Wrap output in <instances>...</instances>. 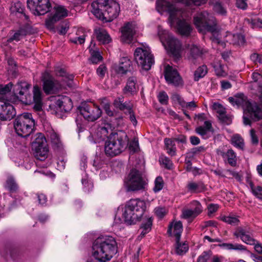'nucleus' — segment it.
Wrapping results in <instances>:
<instances>
[{"label": "nucleus", "instance_id": "nucleus-18", "mask_svg": "<svg viewBox=\"0 0 262 262\" xmlns=\"http://www.w3.org/2000/svg\"><path fill=\"white\" fill-rule=\"evenodd\" d=\"M164 77L168 84L175 86L182 85V79L177 69L169 65H166L164 69Z\"/></svg>", "mask_w": 262, "mask_h": 262}, {"label": "nucleus", "instance_id": "nucleus-52", "mask_svg": "<svg viewBox=\"0 0 262 262\" xmlns=\"http://www.w3.org/2000/svg\"><path fill=\"white\" fill-rule=\"evenodd\" d=\"M10 9L12 13H23L24 8L21 3L17 2L12 5Z\"/></svg>", "mask_w": 262, "mask_h": 262}, {"label": "nucleus", "instance_id": "nucleus-14", "mask_svg": "<svg viewBox=\"0 0 262 262\" xmlns=\"http://www.w3.org/2000/svg\"><path fill=\"white\" fill-rule=\"evenodd\" d=\"M41 80L43 82V90L47 94H54L62 87H64V83H60L55 80L48 72L42 74Z\"/></svg>", "mask_w": 262, "mask_h": 262}, {"label": "nucleus", "instance_id": "nucleus-5", "mask_svg": "<svg viewBox=\"0 0 262 262\" xmlns=\"http://www.w3.org/2000/svg\"><path fill=\"white\" fill-rule=\"evenodd\" d=\"M228 100L233 105H236L238 106L243 107L244 109L243 120L245 125L250 124V119L256 121L262 119L261 110L256 103L249 102L247 97L244 94H241L233 97H230Z\"/></svg>", "mask_w": 262, "mask_h": 262}, {"label": "nucleus", "instance_id": "nucleus-33", "mask_svg": "<svg viewBox=\"0 0 262 262\" xmlns=\"http://www.w3.org/2000/svg\"><path fill=\"white\" fill-rule=\"evenodd\" d=\"M131 61L127 57L120 59L119 65L116 67V71L119 74H125L129 70L131 66Z\"/></svg>", "mask_w": 262, "mask_h": 262}, {"label": "nucleus", "instance_id": "nucleus-6", "mask_svg": "<svg viewBox=\"0 0 262 262\" xmlns=\"http://www.w3.org/2000/svg\"><path fill=\"white\" fill-rule=\"evenodd\" d=\"M146 203L140 199H130L126 202L122 213L124 222L128 225H134L143 217Z\"/></svg>", "mask_w": 262, "mask_h": 262}, {"label": "nucleus", "instance_id": "nucleus-58", "mask_svg": "<svg viewBox=\"0 0 262 262\" xmlns=\"http://www.w3.org/2000/svg\"><path fill=\"white\" fill-rule=\"evenodd\" d=\"M12 83H9L4 86L0 85V95H5L10 92L12 89Z\"/></svg>", "mask_w": 262, "mask_h": 262}, {"label": "nucleus", "instance_id": "nucleus-39", "mask_svg": "<svg viewBox=\"0 0 262 262\" xmlns=\"http://www.w3.org/2000/svg\"><path fill=\"white\" fill-rule=\"evenodd\" d=\"M176 239L175 252L178 255H183L188 250L189 247L186 242H180V239Z\"/></svg>", "mask_w": 262, "mask_h": 262}, {"label": "nucleus", "instance_id": "nucleus-55", "mask_svg": "<svg viewBox=\"0 0 262 262\" xmlns=\"http://www.w3.org/2000/svg\"><path fill=\"white\" fill-rule=\"evenodd\" d=\"M213 9L214 12L220 15H225L227 13L226 8L220 3H215Z\"/></svg>", "mask_w": 262, "mask_h": 262}, {"label": "nucleus", "instance_id": "nucleus-13", "mask_svg": "<svg viewBox=\"0 0 262 262\" xmlns=\"http://www.w3.org/2000/svg\"><path fill=\"white\" fill-rule=\"evenodd\" d=\"M80 114L89 121H94L100 117L102 111L99 107L93 103L84 104L79 107Z\"/></svg>", "mask_w": 262, "mask_h": 262}, {"label": "nucleus", "instance_id": "nucleus-10", "mask_svg": "<svg viewBox=\"0 0 262 262\" xmlns=\"http://www.w3.org/2000/svg\"><path fill=\"white\" fill-rule=\"evenodd\" d=\"M147 182L142 173L136 169L130 170L124 179V186L128 192H135L144 190Z\"/></svg>", "mask_w": 262, "mask_h": 262}, {"label": "nucleus", "instance_id": "nucleus-8", "mask_svg": "<svg viewBox=\"0 0 262 262\" xmlns=\"http://www.w3.org/2000/svg\"><path fill=\"white\" fill-rule=\"evenodd\" d=\"M135 61L143 70H150L155 63L154 57L149 46L146 43H141L134 52Z\"/></svg>", "mask_w": 262, "mask_h": 262}, {"label": "nucleus", "instance_id": "nucleus-21", "mask_svg": "<svg viewBox=\"0 0 262 262\" xmlns=\"http://www.w3.org/2000/svg\"><path fill=\"white\" fill-rule=\"evenodd\" d=\"M30 87L31 85L27 82L21 81L18 82L14 88L15 94L17 95H19L21 99L23 100L24 99L23 96H25V100L24 102L26 104L32 103L31 95H28V90ZM17 96L18 97V96Z\"/></svg>", "mask_w": 262, "mask_h": 262}, {"label": "nucleus", "instance_id": "nucleus-9", "mask_svg": "<svg viewBox=\"0 0 262 262\" xmlns=\"http://www.w3.org/2000/svg\"><path fill=\"white\" fill-rule=\"evenodd\" d=\"M35 121L32 114L25 113L18 116L14 121V127L16 134L22 137H28L33 132Z\"/></svg>", "mask_w": 262, "mask_h": 262}, {"label": "nucleus", "instance_id": "nucleus-26", "mask_svg": "<svg viewBox=\"0 0 262 262\" xmlns=\"http://www.w3.org/2000/svg\"><path fill=\"white\" fill-rule=\"evenodd\" d=\"M183 231V225L181 221H174L169 226L168 233L171 236H174L176 239H180Z\"/></svg>", "mask_w": 262, "mask_h": 262}, {"label": "nucleus", "instance_id": "nucleus-29", "mask_svg": "<svg viewBox=\"0 0 262 262\" xmlns=\"http://www.w3.org/2000/svg\"><path fill=\"white\" fill-rule=\"evenodd\" d=\"M55 74L57 76L62 77V81L60 83H64V86L67 85L70 86L71 82L74 78L73 75H69L64 69L59 67H57L55 69Z\"/></svg>", "mask_w": 262, "mask_h": 262}, {"label": "nucleus", "instance_id": "nucleus-7", "mask_svg": "<svg viewBox=\"0 0 262 262\" xmlns=\"http://www.w3.org/2000/svg\"><path fill=\"white\" fill-rule=\"evenodd\" d=\"M128 139L125 134H111L105 141L104 151L110 157H114L121 153L127 147Z\"/></svg>", "mask_w": 262, "mask_h": 262}, {"label": "nucleus", "instance_id": "nucleus-25", "mask_svg": "<svg viewBox=\"0 0 262 262\" xmlns=\"http://www.w3.org/2000/svg\"><path fill=\"white\" fill-rule=\"evenodd\" d=\"M56 105L60 111L64 112H69L73 107L71 99L67 96H62L56 101Z\"/></svg>", "mask_w": 262, "mask_h": 262}, {"label": "nucleus", "instance_id": "nucleus-42", "mask_svg": "<svg viewBox=\"0 0 262 262\" xmlns=\"http://www.w3.org/2000/svg\"><path fill=\"white\" fill-rule=\"evenodd\" d=\"M152 220L151 217H147L145 219L141 226V229L142 230L141 235L142 236H144L146 234L150 231L152 226Z\"/></svg>", "mask_w": 262, "mask_h": 262}, {"label": "nucleus", "instance_id": "nucleus-37", "mask_svg": "<svg viewBox=\"0 0 262 262\" xmlns=\"http://www.w3.org/2000/svg\"><path fill=\"white\" fill-rule=\"evenodd\" d=\"M48 136L50 138L54 148H60L62 147V144L60 137L56 132L51 130L48 134Z\"/></svg>", "mask_w": 262, "mask_h": 262}, {"label": "nucleus", "instance_id": "nucleus-23", "mask_svg": "<svg viewBox=\"0 0 262 262\" xmlns=\"http://www.w3.org/2000/svg\"><path fill=\"white\" fill-rule=\"evenodd\" d=\"M252 79L251 89H255L259 93V103L262 107V74L255 71L252 74Z\"/></svg>", "mask_w": 262, "mask_h": 262}, {"label": "nucleus", "instance_id": "nucleus-32", "mask_svg": "<svg viewBox=\"0 0 262 262\" xmlns=\"http://www.w3.org/2000/svg\"><path fill=\"white\" fill-rule=\"evenodd\" d=\"M33 102L34 103V108L36 111H40L42 107V96L40 89L37 85L33 87Z\"/></svg>", "mask_w": 262, "mask_h": 262}, {"label": "nucleus", "instance_id": "nucleus-46", "mask_svg": "<svg viewBox=\"0 0 262 262\" xmlns=\"http://www.w3.org/2000/svg\"><path fill=\"white\" fill-rule=\"evenodd\" d=\"M247 183L253 194L257 198L262 199V187L259 186H254L252 182L249 180H247Z\"/></svg>", "mask_w": 262, "mask_h": 262}, {"label": "nucleus", "instance_id": "nucleus-11", "mask_svg": "<svg viewBox=\"0 0 262 262\" xmlns=\"http://www.w3.org/2000/svg\"><path fill=\"white\" fill-rule=\"evenodd\" d=\"M158 35L162 45L167 51L173 55L179 53L181 48V43L179 40L160 26L158 27Z\"/></svg>", "mask_w": 262, "mask_h": 262}, {"label": "nucleus", "instance_id": "nucleus-53", "mask_svg": "<svg viewBox=\"0 0 262 262\" xmlns=\"http://www.w3.org/2000/svg\"><path fill=\"white\" fill-rule=\"evenodd\" d=\"M26 35V32L24 30H20L16 32L14 35L8 39V42H11L13 40L18 41Z\"/></svg>", "mask_w": 262, "mask_h": 262}, {"label": "nucleus", "instance_id": "nucleus-34", "mask_svg": "<svg viewBox=\"0 0 262 262\" xmlns=\"http://www.w3.org/2000/svg\"><path fill=\"white\" fill-rule=\"evenodd\" d=\"M94 34L97 40L102 43H108L111 41V38L107 32L102 28L95 29Z\"/></svg>", "mask_w": 262, "mask_h": 262}, {"label": "nucleus", "instance_id": "nucleus-47", "mask_svg": "<svg viewBox=\"0 0 262 262\" xmlns=\"http://www.w3.org/2000/svg\"><path fill=\"white\" fill-rule=\"evenodd\" d=\"M208 69L206 66L203 65L199 67L195 71L194 79L195 81H198L200 78L204 77L207 73Z\"/></svg>", "mask_w": 262, "mask_h": 262}, {"label": "nucleus", "instance_id": "nucleus-1", "mask_svg": "<svg viewBox=\"0 0 262 262\" xmlns=\"http://www.w3.org/2000/svg\"><path fill=\"white\" fill-rule=\"evenodd\" d=\"M193 23L200 32L205 33L210 32L212 41L224 46L222 39L233 45L242 46L245 39L241 34H233L230 32H221L217 25L216 19L207 11L197 13L193 17Z\"/></svg>", "mask_w": 262, "mask_h": 262}, {"label": "nucleus", "instance_id": "nucleus-12", "mask_svg": "<svg viewBox=\"0 0 262 262\" xmlns=\"http://www.w3.org/2000/svg\"><path fill=\"white\" fill-rule=\"evenodd\" d=\"M33 148L34 150V156L37 159L43 161L48 157L49 148L46 138L43 134L41 133L36 134L35 141L33 143Z\"/></svg>", "mask_w": 262, "mask_h": 262}, {"label": "nucleus", "instance_id": "nucleus-41", "mask_svg": "<svg viewBox=\"0 0 262 262\" xmlns=\"http://www.w3.org/2000/svg\"><path fill=\"white\" fill-rule=\"evenodd\" d=\"M220 220L226 223L233 226L238 225L239 222L238 217L233 214L229 215H221L220 216Z\"/></svg>", "mask_w": 262, "mask_h": 262}, {"label": "nucleus", "instance_id": "nucleus-28", "mask_svg": "<svg viewBox=\"0 0 262 262\" xmlns=\"http://www.w3.org/2000/svg\"><path fill=\"white\" fill-rule=\"evenodd\" d=\"M196 133L204 139L210 137L209 133L213 132L212 124L210 121H205L204 126H200L195 128Z\"/></svg>", "mask_w": 262, "mask_h": 262}, {"label": "nucleus", "instance_id": "nucleus-30", "mask_svg": "<svg viewBox=\"0 0 262 262\" xmlns=\"http://www.w3.org/2000/svg\"><path fill=\"white\" fill-rule=\"evenodd\" d=\"M112 133L111 127L109 124H105L104 126L99 127L95 134V138L97 142L104 140L106 138H108L109 134Z\"/></svg>", "mask_w": 262, "mask_h": 262}, {"label": "nucleus", "instance_id": "nucleus-20", "mask_svg": "<svg viewBox=\"0 0 262 262\" xmlns=\"http://www.w3.org/2000/svg\"><path fill=\"white\" fill-rule=\"evenodd\" d=\"M137 29V25L135 22H128L126 23L121 29V39L122 42L130 43L136 34Z\"/></svg>", "mask_w": 262, "mask_h": 262}, {"label": "nucleus", "instance_id": "nucleus-3", "mask_svg": "<svg viewBox=\"0 0 262 262\" xmlns=\"http://www.w3.org/2000/svg\"><path fill=\"white\" fill-rule=\"evenodd\" d=\"M117 252V243L112 236L99 237L93 243L92 254L98 261L105 262L110 260Z\"/></svg>", "mask_w": 262, "mask_h": 262}, {"label": "nucleus", "instance_id": "nucleus-59", "mask_svg": "<svg viewBox=\"0 0 262 262\" xmlns=\"http://www.w3.org/2000/svg\"><path fill=\"white\" fill-rule=\"evenodd\" d=\"M158 99L161 103L166 104L167 102L168 97L165 92H162L159 93Z\"/></svg>", "mask_w": 262, "mask_h": 262}, {"label": "nucleus", "instance_id": "nucleus-16", "mask_svg": "<svg viewBox=\"0 0 262 262\" xmlns=\"http://www.w3.org/2000/svg\"><path fill=\"white\" fill-rule=\"evenodd\" d=\"M248 228L239 227L233 233L236 237H240L241 240L247 244L255 245L254 249L258 253H262V246L260 244H255V241L250 236Z\"/></svg>", "mask_w": 262, "mask_h": 262}, {"label": "nucleus", "instance_id": "nucleus-60", "mask_svg": "<svg viewBox=\"0 0 262 262\" xmlns=\"http://www.w3.org/2000/svg\"><path fill=\"white\" fill-rule=\"evenodd\" d=\"M219 208V206L217 204H210L208 205V214L209 215H211L213 213L215 212Z\"/></svg>", "mask_w": 262, "mask_h": 262}, {"label": "nucleus", "instance_id": "nucleus-27", "mask_svg": "<svg viewBox=\"0 0 262 262\" xmlns=\"http://www.w3.org/2000/svg\"><path fill=\"white\" fill-rule=\"evenodd\" d=\"M212 108L219 114V118L223 122L229 124L231 122L230 117L226 115L225 108L219 103L214 102L212 104Z\"/></svg>", "mask_w": 262, "mask_h": 262}, {"label": "nucleus", "instance_id": "nucleus-40", "mask_svg": "<svg viewBox=\"0 0 262 262\" xmlns=\"http://www.w3.org/2000/svg\"><path fill=\"white\" fill-rule=\"evenodd\" d=\"M174 142V140L171 139L166 138L164 140V143L167 150V152L171 156L176 155V147Z\"/></svg>", "mask_w": 262, "mask_h": 262}, {"label": "nucleus", "instance_id": "nucleus-35", "mask_svg": "<svg viewBox=\"0 0 262 262\" xmlns=\"http://www.w3.org/2000/svg\"><path fill=\"white\" fill-rule=\"evenodd\" d=\"M187 50L189 54L188 58L190 60H194L201 56L205 51L194 44L189 45Z\"/></svg>", "mask_w": 262, "mask_h": 262}, {"label": "nucleus", "instance_id": "nucleus-17", "mask_svg": "<svg viewBox=\"0 0 262 262\" xmlns=\"http://www.w3.org/2000/svg\"><path fill=\"white\" fill-rule=\"evenodd\" d=\"M113 105L116 108L123 111L125 114L129 115V119L134 125L137 124V121L133 110V105L130 101L124 102L123 97H119L114 100Z\"/></svg>", "mask_w": 262, "mask_h": 262}, {"label": "nucleus", "instance_id": "nucleus-57", "mask_svg": "<svg viewBox=\"0 0 262 262\" xmlns=\"http://www.w3.org/2000/svg\"><path fill=\"white\" fill-rule=\"evenodd\" d=\"M156 214L160 218L163 217L167 213L165 208L162 207H158L155 209Z\"/></svg>", "mask_w": 262, "mask_h": 262}, {"label": "nucleus", "instance_id": "nucleus-36", "mask_svg": "<svg viewBox=\"0 0 262 262\" xmlns=\"http://www.w3.org/2000/svg\"><path fill=\"white\" fill-rule=\"evenodd\" d=\"M187 188L191 193H200L204 191L206 189V187L201 182H189L187 185Z\"/></svg>", "mask_w": 262, "mask_h": 262}, {"label": "nucleus", "instance_id": "nucleus-54", "mask_svg": "<svg viewBox=\"0 0 262 262\" xmlns=\"http://www.w3.org/2000/svg\"><path fill=\"white\" fill-rule=\"evenodd\" d=\"M213 67L217 76L222 77L226 76L227 74L225 71L224 67L221 63H217L214 65Z\"/></svg>", "mask_w": 262, "mask_h": 262}, {"label": "nucleus", "instance_id": "nucleus-19", "mask_svg": "<svg viewBox=\"0 0 262 262\" xmlns=\"http://www.w3.org/2000/svg\"><path fill=\"white\" fill-rule=\"evenodd\" d=\"M68 10L62 6L54 7V10L51 16L46 20V25L50 29L53 28V24L60 19L68 16Z\"/></svg>", "mask_w": 262, "mask_h": 262}, {"label": "nucleus", "instance_id": "nucleus-51", "mask_svg": "<svg viewBox=\"0 0 262 262\" xmlns=\"http://www.w3.org/2000/svg\"><path fill=\"white\" fill-rule=\"evenodd\" d=\"M189 209H191L192 212H194L195 210H197L198 212L196 214L198 216L203 211V207L201 203L198 201L194 200L192 201L189 204Z\"/></svg>", "mask_w": 262, "mask_h": 262}, {"label": "nucleus", "instance_id": "nucleus-45", "mask_svg": "<svg viewBox=\"0 0 262 262\" xmlns=\"http://www.w3.org/2000/svg\"><path fill=\"white\" fill-rule=\"evenodd\" d=\"M198 212V211L197 210L192 212L189 208H184L182 210L181 217L186 220H193L197 216L196 214Z\"/></svg>", "mask_w": 262, "mask_h": 262}, {"label": "nucleus", "instance_id": "nucleus-61", "mask_svg": "<svg viewBox=\"0 0 262 262\" xmlns=\"http://www.w3.org/2000/svg\"><path fill=\"white\" fill-rule=\"evenodd\" d=\"M107 69L105 65L101 64L97 69V75L100 77H103L106 72Z\"/></svg>", "mask_w": 262, "mask_h": 262}, {"label": "nucleus", "instance_id": "nucleus-56", "mask_svg": "<svg viewBox=\"0 0 262 262\" xmlns=\"http://www.w3.org/2000/svg\"><path fill=\"white\" fill-rule=\"evenodd\" d=\"M6 187L11 191H15L17 188V184L12 177L9 178L7 180Z\"/></svg>", "mask_w": 262, "mask_h": 262}, {"label": "nucleus", "instance_id": "nucleus-63", "mask_svg": "<svg viewBox=\"0 0 262 262\" xmlns=\"http://www.w3.org/2000/svg\"><path fill=\"white\" fill-rule=\"evenodd\" d=\"M138 148V142L136 139L132 141L129 144V149L133 152H135Z\"/></svg>", "mask_w": 262, "mask_h": 262}, {"label": "nucleus", "instance_id": "nucleus-22", "mask_svg": "<svg viewBox=\"0 0 262 262\" xmlns=\"http://www.w3.org/2000/svg\"><path fill=\"white\" fill-rule=\"evenodd\" d=\"M15 114L13 105L1 100L0 97V119L2 120H9L12 119Z\"/></svg>", "mask_w": 262, "mask_h": 262}, {"label": "nucleus", "instance_id": "nucleus-44", "mask_svg": "<svg viewBox=\"0 0 262 262\" xmlns=\"http://www.w3.org/2000/svg\"><path fill=\"white\" fill-rule=\"evenodd\" d=\"M227 160L228 163L232 166H235L236 164L237 158L236 154L232 149H229L223 156Z\"/></svg>", "mask_w": 262, "mask_h": 262}, {"label": "nucleus", "instance_id": "nucleus-2", "mask_svg": "<svg viewBox=\"0 0 262 262\" xmlns=\"http://www.w3.org/2000/svg\"><path fill=\"white\" fill-rule=\"evenodd\" d=\"M156 4L158 12L162 14L166 12L168 13V23L171 27L176 28L181 35L188 36L190 34L192 28L182 11L176 5L167 0H157Z\"/></svg>", "mask_w": 262, "mask_h": 262}, {"label": "nucleus", "instance_id": "nucleus-48", "mask_svg": "<svg viewBox=\"0 0 262 262\" xmlns=\"http://www.w3.org/2000/svg\"><path fill=\"white\" fill-rule=\"evenodd\" d=\"M90 53L91 54L90 60L92 63H97L102 60V57L98 50L90 49Z\"/></svg>", "mask_w": 262, "mask_h": 262}, {"label": "nucleus", "instance_id": "nucleus-43", "mask_svg": "<svg viewBox=\"0 0 262 262\" xmlns=\"http://www.w3.org/2000/svg\"><path fill=\"white\" fill-rule=\"evenodd\" d=\"M220 246L224 249L229 250H233L245 251L246 250V248L244 246L239 244H233L231 243H223L220 244Z\"/></svg>", "mask_w": 262, "mask_h": 262}, {"label": "nucleus", "instance_id": "nucleus-64", "mask_svg": "<svg viewBox=\"0 0 262 262\" xmlns=\"http://www.w3.org/2000/svg\"><path fill=\"white\" fill-rule=\"evenodd\" d=\"M209 255L206 252H203L198 258L197 262H207L209 258Z\"/></svg>", "mask_w": 262, "mask_h": 262}, {"label": "nucleus", "instance_id": "nucleus-31", "mask_svg": "<svg viewBox=\"0 0 262 262\" xmlns=\"http://www.w3.org/2000/svg\"><path fill=\"white\" fill-rule=\"evenodd\" d=\"M171 99L174 102L178 103L183 108L193 110L197 106L194 101L186 102L178 94H173L171 96Z\"/></svg>", "mask_w": 262, "mask_h": 262}, {"label": "nucleus", "instance_id": "nucleus-15", "mask_svg": "<svg viewBox=\"0 0 262 262\" xmlns=\"http://www.w3.org/2000/svg\"><path fill=\"white\" fill-rule=\"evenodd\" d=\"M28 8L34 15H44L51 7L50 0H27Z\"/></svg>", "mask_w": 262, "mask_h": 262}, {"label": "nucleus", "instance_id": "nucleus-38", "mask_svg": "<svg viewBox=\"0 0 262 262\" xmlns=\"http://www.w3.org/2000/svg\"><path fill=\"white\" fill-rule=\"evenodd\" d=\"M76 36L71 38L70 40L75 43L82 44L85 41L86 34L83 28H78L76 33Z\"/></svg>", "mask_w": 262, "mask_h": 262}, {"label": "nucleus", "instance_id": "nucleus-24", "mask_svg": "<svg viewBox=\"0 0 262 262\" xmlns=\"http://www.w3.org/2000/svg\"><path fill=\"white\" fill-rule=\"evenodd\" d=\"M139 90L137 84V78L135 77H129L126 82V84L123 89V93L125 94L133 95L137 93Z\"/></svg>", "mask_w": 262, "mask_h": 262}, {"label": "nucleus", "instance_id": "nucleus-49", "mask_svg": "<svg viewBox=\"0 0 262 262\" xmlns=\"http://www.w3.org/2000/svg\"><path fill=\"white\" fill-rule=\"evenodd\" d=\"M232 144L239 149H243L244 143L243 138L237 134L233 136L231 139Z\"/></svg>", "mask_w": 262, "mask_h": 262}, {"label": "nucleus", "instance_id": "nucleus-4", "mask_svg": "<svg viewBox=\"0 0 262 262\" xmlns=\"http://www.w3.org/2000/svg\"><path fill=\"white\" fill-rule=\"evenodd\" d=\"M91 12L98 19L111 21L118 16L119 4L114 0H97L91 4Z\"/></svg>", "mask_w": 262, "mask_h": 262}, {"label": "nucleus", "instance_id": "nucleus-62", "mask_svg": "<svg viewBox=\"0 0 262 262\" xmlns=\"http://www.w3.org/2000/svg\"><path fill=\"white\" fill-rule=\"evenodd\" d=\"M251 25L253 28H261L262 19L255 18L251 20Z\"/></svg>", "mask_w": 262, "mask_h": 262}, {"label": "nucleus", "instance_id": "nucleus-50", "mask_svg": "<svg viewBox=\"0 0 262 262\" xmlns=\"http://www.w3.org/2000/svg\"><path fill=\"white\" fill-rule=\"evenodd\" d=\"M164 184L163 178L160 176L157 177L155 180L152 189L154 192L157 193L161 191L164 187Z\"/></svg>", "mask_w": 262, "mask_h": 262}]
</instances>
